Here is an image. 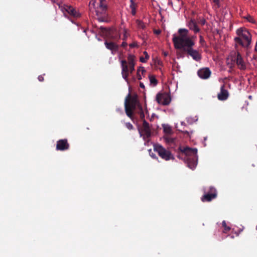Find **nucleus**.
<instances>
[{
  "mask_svg": "<svg viewBox=\"0 0 257 257\" xmlns=\"http://www.w3.org/2000/svg\"><path fill=\"white\" fill-rule=\"evenodd\" d=\"M185 34H181L179 38H175L174 45L177 49H182L183 52L190 56L196 61H199L201 59V55L198 51L193 49L195 43L190 39L186 38V30H182Z\"/></svg>",
  "mask_w": 257,
  "mask_h": 257,
  "instance_id": "f257e3e1",
  "label": "nucleus"
},
{
  "mask_svg": "<svg viewBox=\"0 0 257 257\" xmlns=\"http://www.w3.org/2000/svg\"><path fill=\"white\" fill-rule=\"evenodd\" d=\"M137 108H138V113L140 114V118L143 120L145 119V114L144 113L143 107L138 98V96L136 94L131 95L129 93L125 98L124 109L126 115L133 120L134 119V112Z\"/></svg>",
  "mask_w": 257,
  "mask_h": 257,
  "instance_id": "f03ea898",
  "label": "nucleus"
},
{
  "mask_svg": "<svg viewBox=\"0 0 257 257\" xmlns=\"http://www.w3.org/2000/svg\"><path fill=\"white\" fill-rule=\"evenodd\" d=\"M180 154L178 157L184 160L187 166L192 170H194L197 164V149H192L189 147H186L182 149L179 148Z\"/></svg>",
  "mask_w": 257,
  "mask_h": 257,
  "instance_id": "7ed1b4c3",
  "label": "nucleus"
},
{
  "mask_svg": "<svg viewBox=\"0 0 257 257\" xmlns=\"http://www.w3.org/2000/svg\"><path fill=\"white\" fill-rule=\"evenodd\" d=\"M237 37L234 38L236 45L247 47L251 42V35L245 29L240 28L236 30Z\"/></svg>",
  "mask_w": 257,
  "mask_h": 257,
  "instance_id": "20e7f679",
  "label": "nucleus"
},
{
  "mask_svg": "<svg viewBox=\"0 0 257 257\" xmlns=\"http://www.w3.org/2000/svg\"><path fill=\"white\" fill-rule=\"evenodd\" d=\"M154 150L157 152L159 156L165 161H169L170 160H174L175 159V158L171 152L170 151L166 150L160 144L154 145Z\"/></svg>",
  "mask_w": 257,
  "mask_h": 257,
  "instance_id": "39448f33",
  "label": "nucleus"
},
{
  "mask_svg": "<svg viewBox=\"0 0 257 257\" xmlns=\"http://www.w3.org/2000/svg\"><path fill=\"white\" fill-rule=\"evenodd\" d=\"M57 5L65 16L67 14L74 18H78L80 16V14L71 6L63 4L62 3H58Z\"/></svg>",
  "mask_w": 257,
  "mask_h": 257,
  "instance_id": "423d86ee",
  "label": "nucleus"
},
{
  "mask_svg": "<svg viewBox=\"0 0 257 257\" xmlns=\"http://www.w3.org/2000/svg\"><path fill=\"white\" fill-rule=\"evenodd\" d=\"M156 99L159 104L164 105H168L171 101L170 96L167 93L157 94Z\"/></svg>",
  "mask_w": 257,
  "mask_h": 257,
  "instance_id": "0eeeda50",
  "label": "nucleus"
},
{
  "mask_svg": "<svg viewBox=\"0 0 257 257\" xmlns=\"http://www.w3.org/2000/svg\"><path fill=\"white\" fill-rule=\"evenodd\" d=\"M232 60L236 63L239 69L244 70L246 68L245 64L239 53H234V58H232Z\"/></svg>",
  "mask_w": 257,
  "mask_h": 257,
  "instance_id": "6e6552de",
  "label": "nucleus"
},
{
  "mask_svg": "<svg viewBox=\"0 0 257 257\" xmlns=\"http://www.w3.org/2000/svg\"><path fill=\"white\" fill-rule=\"evenodd\" d=\"M121 67L122 77L126 82H128V77L129 76V66L127 65V61L125 60H121Z\"/></svg>",
  "mask_w": 257,
  "mask_h": 257,
  "instance_id": "1a4fd4ad",
  "label": "nucleus"
},
{
  "mask_svg": "<svg viewBox=\"0 0 257 257\" xmlns=\"http://www.w3.org/2000/svg\"><path fill=\"white\" fill-rule=\"evenodd\" d=\"M69 144L67 139L59 140L57 142L56 149L57 151H64L68 150Z\"/></svg>",
  "mask_w": 257,
  "mask_h": 257,
  "instance_id": "9d476101",
  "label": "nucleus"
},
{
  "mask_svg": "<svg viewBox=\"0 0 257 257\" xmlns=\"http://www.w3.org/2000/svg\"><path fill=\"white\" fill-rule=\"evenodd\" d=\"M211 71L207 67L201 68L197 72L198 76L203 79H207L209 78L211 75Z\"/></svg>",
  "mask_w": 257,
  "mask_h": 257,
  "instance_id": "9b49d317",
  "label": "nucleus"
},
{
  "mask_svg": "<svg viewBox=\"0 0 257 257\" xmlns=\"http://www.w3.org/2000/svg\"><path fill=\"white\" fill-rule=\"evenodd\" d=\"M142 132L143 133L144 138H149L151 136L150 124L146 120H144L143 122Z\"/></svg>",
  "mask_w": 257,
  "mask_h": 257,
  "instance_id": "f8f14e48",
  "label": "nucleus"
},
{
  "mask_svg": "<svg viewBox=\"0 0 257 257\" xmlns=\"http://www.w3.org/2000/svg\"><path fill=\"white\" fill-rule=\"evenodd\" d=\"M104 45L107 49L111 51L112 54H114V53L118 51V46L114 42L105 40Z\"/></svg>",
  "mask_w": 257,
  "mask_h": 257,
  "instance_id": "ddd939ff",
  "label": "nucleus"
},
{
  "mask_svg": "<svg viewBox=\"0 0 257 257\" xmlns=\"http://www.w3.org/2000/svg\"><path fill=\"white\" fill-rule=\"evenodd\" d=\"M182 30H186L187 32V33H186V38H188V39H190V40H191L192 41H193V42L195 43V39L196 38V36H192L191 37H190L189 36V30L186 29H184V28H180L178 30V35L177 36L175 34H174L173 35V38H172V41L174 43V40H175V38H179L181 34L183 35V34H185V32H183V31H182Z\"/></svg>",
  "mask_w": 257,
  "mask_h": 257,
  "instance_id": "4468645a",
  "label": "nucleus"
},
{
  "mask_svg": "<svg viewBox=\"0 0 257 257\" xmlns=\"http://www.w3.org/2000/svg\"><path fill=\"white\" fill-rule=\"evenodd\" d=\"M224 85H222L220 87V92L217 95L218 99L220 100H226L228 97V91L224 89Z\"/></svg>",
  "mask_w": 257,
  "mask_h": 257,
  "instance_id": "2eb2a0df",
  "label": "nucleus"
},
{
  "mask_svg": "<svg viewBox=\"0 0 257 257\" xmlns=\"http://www.w3.org/2000/svg\"><path fill=\"white\" fill-rule=\"evenodd\" d=\"M187 26L189 29L193 31L195 33L199 32L200 29L197 25L195 20L191 19L187 23Z\"/></svg>",
  "mask_w": 257,
  "mask_h": 257,
  "instance_id": "dca6fc26",
  "label": "nucleus"
},
{
  "mask_svg": "<svg viewBox=\"0 0 257 257\" xmlns=\"http://www.w3.org/2000/svg\"><path fill=\"white\" fill-rule=\"evenodd\" d=\"M96 16H97V19L99 22H108V19L107 15L106 12H99L98 10H96Z\"/></svg>",
  "mask_w": 257,
  "mask_h": 257,
  "instance_id": "f3484780",
  "label": "nucleus"
},
{
  "mask_svg": "<svg viewBox=\"0 0 257 257\" xmlns=\"http://www.w3.org/2000/svg\"><path fill=\"white\" fill-rule=\"evenodd\" d=\"M98 3V8H99L101 11L103 12H106L107 9L106 2L105 0H97Z\"/></svg>",
  "mask_w": 257,
  "mask_h": 257,
  "instance_id": "a211bd4d",
  "label": "nucleus"
},
{
  "mask_svg": "<svg viewBox=\"0 0 257 257\" xmlns=\"http://www.w3.org/2000/svg\"><path fill=\"white\" fill-rule=\"evenodd\" d=\"M215 198V196L213 194H210L208 193L205 194L201 198V200L203 202L211 201L212 199Z\"/></svg>",
  "mask_w": 257,
  "mask_h": 257,
  "instance_id": "6ab92c4d",
  "label": "nucleus"
},
{
  "mask_svg": "<svg viewBox=\"0 0 257 257\" xmlns=\"http://www.w3.org/2000/svg\"><path fill=\"white\" fill-rule=\"evenodd\" d=\"M131 4L130 6V8L131 9V14L133 16H135L136 14V9L137 7V4L135 3L134 0H130Z\"/></svg>",
  "mask_w": 257,
  "mask_h": 257,
  "instance_id": "aec40b11",
  "label": "nucleus"
},
{
  "mask_svg": "<svg viewBox=\"0 0 257 257\" xmlns=\"http://www.w3.org/2000/svg\"><path fill=\"white\" fill-rule=\"evenodd\" d=\"M163 131L166 135H169L172 133V130L171 126L168 124L163 125Z\"/></svg>",
  "mask_w": 257,
  "mask_h": 257,
  "instance_id": "412c9836",
  "label": "nucleus"
},
{
  "mask_svg": "<svg viewBox=\"0 0 257 257\" xmlns=\"http://www.w3.org/2000/svg\"><path fill=\"white\" fill-rule=\"evenodd\" d=\"M127 65L128 66L132 65H136L135 57L134 55H129L127 57Z\"/></svg>",
  "mask_w": 257,
  "mask_h": 257,
  "instance_id": "4be33fe9",
  "label": "nucleus"
},
{
  "mask_svg": "<svg viewBox=\"0 0 257 257\" xmlns=\"http://www.w3.org/2000/svg\"><path fill=\"white\" fill-rule=\"evenodd\" d=\"M136 23H137V25L138 27V28H141V29H145L146 28V25L143 22H142V21H140V20H137L136 21Z\"/></svg>",
  "mask_w": 257,
  "mask_h": 257,
  "instance_id": "5701e85b",
  "label": "nucleus"
},
{
  "mask_svg": "<svg viewBox=\"0 0 257 257\" xmlns=\"http://www.w3.org/2000/svg\"><path fill=\"white\" fill-rule=\"evenodd\" d=\"M222 226L224 227V232L226 233L227 232L229 231L230 230V227L227 226L225 221L224 220L222 221Z\"/></svg>",
  "mask_w": 257,
  "mask_h": 257,
  "instance_id": "b1692460",
  "label": "nucleus"
},
{
  "mask_svg": "<svg viewBox=\"0 0 257 257\" xmlns=\"http://www.w3.org/2000/svg\"><path fill=\"white\" fill-rule=\"evenodd\" d=\"M207 193H209L210 194L214 195L215 196V198L217 196L216 190V189L214 187H210L209 188V191H208V192Z\"/></svg>",
  "mask_w": 257,
  "mask_h": 257,
  "instance_id": "393cba45",
  "label": "nucleus"
},
{
  "mask_svg": "<svg viewBox=\"0 0 257 257\" xmlns=\"http://www.w3.org/2000/svg\"><path fill=\"white\" fill-rule=\"evenodd\" d=\"M150 83L154 85H156L157 84V80L156 78L153 76H149Z\"/></svg>",
  "mask_w": 257,
  "mask_h": 257,
  "instance_id": "a878e982",
  "label": "nucleus"
},
{
  "mask_svg": "<svg viewBox=\"0 0 257 257\" xmlns=\"http://www.w3.org/2000/svg\"><path fill=\"white\" fill-rule=\"evenodd\" d=\"M164 139L166 142L168 143H173L174 142V139L169 137V135H166L165 136Z\"/></svg>",
  "mask_w": 257,
  "mask_h": 257,
  "instance_id": "bb28decb",
  "label": "nucleus"
},
{
  "mask_svg": "<svg viewBox=\"0 0 257 257\" xmlns=\"http://www.w3.org/2000/svg\"><path fill=\"white\" fill-rule=\"evenodd\" d=\"M246 19L249 22H251V23H253V24L255 23V19L253 17L251 16L250 15H248L246 17Z\"/></svg>",
  "mask_w": 257,
  "mask_h": 257,
  "instance_id": "cd10ccee",
  "label": "nucleus"
},
{
  "mask_svg": "<svg viewBox=\"0 0 257 257\" xmlns=\"http://www.w3.org/2000/svg\"><path fill=\"white\" fill-rule=\"evenodd\" d=\"M125 125L126 127L129 130H132L134 129L133 125L130 122L125 123Z\"/></svg>",
  "mask_w": 257,
  "mask_h": 257,
  "instance_id": "c85d7f7f",
  "label": "nucleus"
},
{
  "mask_svg": "<svg viewBox=\"0 0 257 257\" xmlns=\"http://www.w3.org/2000/svg\"><path fill=\"white\" fill-rule=\"evenodd\" d=\"M135 65H132L129 66V75L131 74L135 71Z\"/></svg>",
  "mask_w": 257,
  "mask_h": 257,
  "instance_id": "c756f323",
  "label": "nucleus"
},
{
  "mask_svg": "<svg viewBox=\"0 0 257 257\" xmlns=\"http://www.w3.org/2000/svg\"><path fill=\"white\" fill-rule=\"evenodd\" d=\"M140 71H141L142 74L143 75L144 74V73L146 72V70H145V68L143 67H140L139 68V69H138L137 72H140Z\"/></svg>",
  "mask_w": 257,
  "mask_h": 257,
  "instance_id": "7c9ffc66",
  "label": "nucleus"
},
{
  "mask_svg": "<svg viewBox=\"0 0 257 257\" xmlns=\"http://www.w3.org/2000/svg\"><path fill=\"white\" fill-rule=\"evenodd\" d=\"M97 3V0H91L89 3V5L93 6L95 8V4Z\"/></svg>",
  "mask_w": 257,
  "mask_h": 257,
  "instance_id": "2f4dec72",
  "label": "nucleus"
},
{
  "mask_svg": "<svg viewBox=\"0 0 257 257\" xmlns=\"http://www.w3.org/2000/svg\"><path fill=\"white\" fill-rule=\"evenodd\" d=\"M199 38H200V43L201 45H203L204 43H205V41L204 40V38L202 36H199Z\"/></svg>",
  "mask_w": 257,
  "mask_h": 257,
  "instance_id": "473e14b6",
  "label": "nucleus"
},
{
  "mask_svg": "<svg viewBox=\"0 0 257 257\" xmlns=\"http://www.w3.org/2000/svg\"><path fill=\"white\" fill-rule=\"evenodd\" d=\"M100 29L101 30L102 32L103 33H105L106 34L107 33H110L109 32H108V31L106 30V28H103L102 27H100Z\"/></svg>",
  "mask_w": 257,
  "mask_h": 257,
  "instance_id": "72a5a7b5",
  "label": "nucleus"
},
{
  "mask_svg": "<svg viewBox=\"0 0 257 257\" xmlns=\"http://www.w3.org/2000/svg\"><path fill=\"white\" fill-rule=\"evenodd\" d=\"M143 53H144V55H145V59L146 60H148L150 58V56H149V54H148V53L146 51H144Z\"/></svg>",
  "mask_w": 257,
  "mask_h": 257,
  "instance_id": "f704fd0d",
  "label": "nucleus"
},
{
  "mask_svg": "<svg viewBox=\"0 0 257 257\" xmlns=\"http://www.w3.org/2000/svg\"><path fill=\"white\" fill-rule=\"evenodd\" d=\"M148 60H146L145 58L143 57H141L140 58V61L142 63H146Z\"/></svg>",
  "mask_w": 257,
  "mask_h": 257,
  "instance_id": "c9c22d12",
  "label": "nucleus"
},
{
  "mask_svg": "<svg viewBox=\"0 0 257 257\" xmlns=\"http://www.w3.org/2000/svg\"><path fill=\"white\" fill-rule=\"evenodd\" d=\"M38 79L40 82H42L44 80L43 76L42 75H39L38 77Z\"/></svg>",
  "mask_w": 257,
  "mask_h": 257,
  "instance_id": "e433bc0d",
  "label": "nucleus"
},
{
  "mask_svg": "<svg viewBox=\"0 0 257 257\" xmlns=\"http://www.w3.org/2000/svg\"><path fill=\"white\" fill-rule=\"evenodd\" d=\"M137 46V44L136 43H133L130 44V47L131 48L135 47Z\"/></svg>",
  "mask_w": 257,
  "mask_h": 257,
  "instance_id": "4c0bfd02",
  "label": "nucleus"
},
{
  "mask_svg": "<svg viewBox=\"0 0 257 257\" xmlns=\"http://www.w3.org/2000/svg\"><path fill=\"white\" fill-rule=\"evenodd\" d=\"M213 3L216 5H218L219 3V0H211Z\"/></svg>",
  "mask_w": 257,
  "mask_h": 257,
  "instance_id": "58836bf2",
  "label": "nucleus"
},
{
  "mask_svg": "<svg viewBox=\"0 0 257 257\" xmlns=\"http://www.w3.org/2000/svg\"><path fill=\"white\" fill-rule=\"evenodd\" d=\"M205 23H206V21H205V19H202V20H200V24H201V25H202V26H203V25H205Z\"/></svg>",
  "mask_w": 257,
  "mask_h": 257,
  "instance_id": "ea45409f",
  "label": "nucleus"
},
{
  "mask_svg": "<svg viewBox=\"0 0 257 257\" xmlns=\"http://www.w3.org/2000/svg\"><path fill=\"white\" fill-rule=\"evenodd\" d=\"M137 77L139 80H141L142 79L141 76L139 72H137Z\"/></svg>",
  "mask_w": 257,
  "mask_h": 257,
  "instance_id": "a19ab883",
  "label": "nucleus"
},
{
  "mask_svg": "<svg viewBox=\"0 0 257 257\" xmlns=\"http://www.w3.org/2000/svg\"><path fill=\"white\" fill-rule=\"evenodd\" d=\"M127 46V43L125 42H123L121 44V46L122 47H125Z\"/></svg>",
  "mask_w": 257,
  "mask_h": 257,
  "instance_id": "79ce46f5",
  "label": "nucleus"
},
{
  "mask_svg": "<svg viewBox=\"0 0 257 257\" xmlns=\"http://www.w3.org/2000/svg\"><path fill=\"white\" fill-rule=\"evenodd\" d=\"M140 87L142 88H145V85L144 84L142 83V82H140Z\"/></svg>",
  "mask_w": 257,
  "mask_h": 257,
  "instance_id": "37998d69",
  "label": "nucleus"
},
{
  "mask_svg": "<svg viewBox=\"0 0 257 257\" xmlns=\"http://www.w3.org/2000/svg\"><path fill=\"white\" fill-rule=\"evenodd\" d=\"M126 38H127L126 32L125 31H124V37H123V40H125L126 39Z\"/></svg>",
  "mask_w": 257,
  "mask_h": 257,
  "instance_id": "c03bdc74",
  "label": "nucleus"
},
{
  "mask_svg": "<svg viewBox=\"0 0 257 257\" xmlns=\"http://www.w3.org/2000/svg\"><path fill=\"white\" fill-rule=\"evenodd\" d=\"M153 158H158L156 155L155 154H154L153 153H152L151 155H150Z\"/></svg>",
  "mask_w": 257,
  "mask_h": 257,
  "instance_id": "a18cd8bd",
  "label": "nucleus"
},
{
  "mask_svg": "<svg viewBox=\"0 0 257 257\" xmlns=\"http://www.w3.org/2000/svg\"><path fill=\"white\" fill-rule=\"evenodd\" d=\"M254 50L255 51H257V41L255 43V45L254 46Z\"/></svg>",
  "mask_w": 257,
  "mask_h": 257,
  "instance_id": "49530a36",
  "label": "nucleus"
},
{
  "mask_svg": "<svg viewBox=\"0 0 257 257\" xmlns=\"http://www.w3.org/2000/svg\"><path fill=\"white\" fill-rule=\"evenodd\" d=\"M183 133L185 134H186L187 135H189V132H188L187 131H183Z\"/></svg>",
  "mask_w": 257,
  "mask_h": 257,
  "instance_id": "de8ad7c7",
  "label": "nucleus"
},
{
  "mask_svg": "<svg viewBox=\"0 0 257 257\" xmlns=\"http://www.w3.org/2000/svg\"><path fill=\"white\" fill-rule=\"evenodd\" d=\"M155 33L157 34H159L160 33V31H159V30L156 31Z\"/></svg>",
  "mask_w": 257,
  "mask_h": 257,
  "instance_id": "09e8293b",
  "label": "nucleus"
},
{
  "mask_svg": "<svg viewBox=\"0 0 257 257\" xmlns=\"http://www.w3.org/2000/svg\"><path fill=\"white\" fill-rule=\"evenodd\" d=\"M248 98H249V99H251V96H249Z\"/></svg>",
  "mask_w": 257,
  "mask_h": 257,
  "instance_id": "8fccbe9b",
  "label": "nucleus"
},
{
  "mask_svg": "<svg viewBox=\"0 0 257 257\" xmlns=\"http://www.w3.org/2000/svg\"><path fill=\"white\" fill-rule=\"evenodd\" d=\"M140 134H141V136H142L143 135L142 134V133L141 132H140Z\"/></svg>",
  "mask_w": 257,
  "mask_h": 257,
  "instance_id": "3c124183",
  "label": "nucleus"
}]
</instances>
